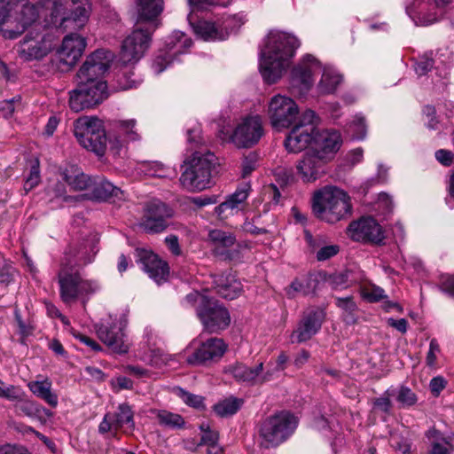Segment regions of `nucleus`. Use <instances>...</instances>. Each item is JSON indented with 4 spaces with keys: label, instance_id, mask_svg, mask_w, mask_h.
I'll return each instance as SVG.
<instances>
[{
    "label": "nucleus",
    "instance_id": "nucleus-1",
    "mask_svg": "<svg viewBox=\"0 0 454 454\" xmlns=\"http://www.w3.org/2000/svg\"><path fill=\"white\" fill-rule=\"evenodd\" d=\"M137 20L135 28L122 42L121 59L124 63L138 61L148 50L152 35L160 26L158 17L163 12V0H137Z\"/></svg>",
    "mask_w": 454,
    "mask_h": 454
},
{
    "label": "nucleus",
    "instance_id": "nucleus-2",
    "mask_svg": "<svg viewBox=\"0 0 454 454\" xmlns=\"http://www.w3.org/2000/svg\"><path fill=\"white\" fill-rule=\"evenodd\" d=\"M300 41L293 35L272 30L261 50L259 69L265 82H277L286 71Z\"/></svg>",
    "mask_w": 454,
    "mask_h": 454
},
{
    "label": "nucleus",
    "instance_id": "nucleus-3",
    "mask_svg": "<svg viewBox=\"0 0 454 454\" xmlns=\"http://www.w3.org/2000/svg\"><path fill=\"white\" fill-rule=\"evenodd\" d=\"M311 208L317 218L335 223L351 215V198L336 186H325L314 192Z\"/></svg>",
    "mask_w": 454,
    "mask_h": 454
},
{
    "label": "nucleus",
    "instance_id": "nucleus-4",
    "mask_svg": "<svg viewBox=\"0 0 454 454\" xmlns=\"http://www.w3.org/2000/svg\"><path fill=\"white\" fill-rule=\"evenodd\" d=\"M184 306L195 309L196 315L206 332L218 333L226 329L231 323L228 309L218 301L208 298L197 291L188 294L184 300Z\"/></svg>",
    "mask_w": 454,
    "mask_h": 454
},
{
    "label": "nucleus",
    "instance_id": "nucleus-5",
    "mask_svg": "<svg viewBox=\"0 0 454 454\" xmlns=\"http://www.w3.org/2000/svg\"><path fill=\"white\" fill-rule=\"evenodd\" d=\"M215 164L214 153L195 151L191 158L184 161V170L179 179L182 186L190 192L202 191L209 187Z\"/></svg>",
    "mask_w": 454,
    "mask_h": 454
},
{
    "label": "nucleus",
    "instance_id": "nucleus-6",
    "mask_svg": "<svg viewBox=\"0 0 454 454\" xmlns=\"http://www.w3.org/2000/svg\"><path fill=\"white\" fill-rule=\"evenodd\" d=\"M297 425L298 419L287 411L267 418L260 425V444L266 449L278 446L294 432Z\"/></svg>",
    "mask_w": 454,
    "mask_h": 454
},
{
    "label": "nucleus",
    "instance_id": "nucleus-7",
    "mask_svg": "<svg viewBox=\"0 0 454 454\" xmlns=\"http://www.w3.org/2000/svg\"><path fill=\"white\" fill-rule=\"evenodd\" d=\"M59 294L63 302L70 304L79 297L89 296L100 289L98 281L85 279L74 269L60 266L58 273Z\"/></svg>",
    "mask_w": 454,
    "mask_h": 454
},
{
    "label": "nucleus",
    "instance_id": "nucleus-8",
    "mask_svg": "<svg viewBox=\"0 0 454 454\" xmlns=\"http://www.w3.org/2000/svg\"><path fill=\"white\" fill-rule=\"evenodd\" d=\"M74 134L79 144L98 156L105 154L106 150V134L103 122L97 117L83 116L74 123Z\"/></svg>",
    "mask_w": 454,
    "mask_h": 454
},
{
    "label": "nucleus",
    "instance_id": "nucleus-9",
    "mask_svg": "<svg viewBox=\"0 0 454 454\" xmlns=\"http://www.w3.org/2000/svg\"><path fill=\"white\" fill-rule=\"evenodd\" d=\"M109 96L106 82L77 81L76 89L70 91L69 106L78 113L94 107Z\"/></svg>",
    "mask_w": 454,
    "mask_h": 454
},
{
    "label": "nucleus",
    "instance_id": "nucleus-10",
    "mask_svg": "<svg viewBox=\"0 0 454 454\" xmlns=\"http://www.w3.org/2000/svg\"><path fill=\"white\" fill-rule=\"evenodd\" d=\"M51 23L56 27H82L89 19V11L83 0H56L52 4Z\"/></svg>",
    "mask_w": 454,
    "mask_h": 454
},
{
    "label": "nucleus",
    "instance_id": "nucleus-11",
    "mask_svg": "<svg viewBox=\"0 0 454 454\" xmlns=\"http://www.w3.org/2000/svg\"><path fill=\"white\" fill-rule=\"evenodd\" d=\"M316 131V116L312 110L305 111L285 140L286 149L297 153L310 145Z\"/></svg>",
    "mask_w": 454,
    "mask_h": 454
},
{
    "label": "nucleus",
    "instance_id": "nucleus-12",
    "mask_svg": "<svg viewBox=\"0 0 454 454\" xmlns=\"http://www.w3.org/2000/svg\"><path fill=\"white\" fill-rule=\"evenodd\" d=\"M128 325L126 315L121 314L110 321L97 326V334L99 340L109 348L118 354H126L129 344L125 334Z\"/></svg>",
    "mask_w": 454,
    "mask_h": 454
},
{
    "label": "nucleus",
    "instance_id": "nucleus-13",
    "mask_svg": "<svg viewBox=\"0 0 454 454\" xmlns=\"http://www.w3.org/2000/svg\"><path fill=\"white\" fill-rule=\"evenodd\" d=\"M268 114L272 127L280 130L296 123L299 108L291 98L275 95L269 103Z\"/></svg>",
    "mask_w": 454,
    "mask_h": 454
},
{
    "label": "nucleus",
    "instance_id": "nucleus-14",
    "mask_svg": "<svg viewBox=\"0 0 454 454\" xmlns=\"http://www.w3.org/2000/svg\"><path fill=\"white\" fill-rule=\"evenodd\" d=\"M135 428L134 412L128 403H121L114 412H106L98 425V433L108 435L113 439H119L118 431Z\"/></svg>",
    "mask_w": 454,
    "mask_h": 454
},
{
    "label": "nucleus",
    "instance_id": "nucleus-15",
    "mask_svg": "<svg viewBox=\"0 0 454 454\" xmlns=\"http://www.w3.org/2000/svg\"><path fill=\"white\" fill-rule=\"evenodd\" d=\"M193 351L187 356L186 362L192 365H207L218 362L227 350L223 339L212 337L206 340H193Z\"/></svg>",
    "mask_w": 454,
    "mask_h": 454
},
{
    "label": "nucleus",
    "instance_id": "nucleus-16",
    "mask_svg": "<svg viewBox=\"0 0 454 454\" xmlns=\"http://www.w3.org/2000/svg\"><path fill=\"white\" fill-rule=\"evenodd\" d=\"M172 215L173 210L164 202L153 200L145 205L139 226L146 233H160L167 229L168 219Z\"/></svg>",
    "mask_w": 454,
    "mask_h": 454
},
{
    "label": "nucleus",
    "instance_id": "nucleus-17",
    "mask_svg": "<svg viewBox=\"0 0 454 454\" xmlns=\"http://www.w3.org/2000/svg\"><path fill=\"white\" fill-rule=\"evenodd\" d=\"M348 235L356 242L382 246L386 239L381 225L372 216H362L348 227Z\"/></svg>",
    "mask_w": 454,
    "mask_h": 454
},
{
    "label": "nucleus",
    "instance_id": "nucleus-18",
    "mask_svg": "<svg viewBox=\"0 0 454 454\" xmlns=\"http://www.w3.org/2000/svg\"><path fill=\"white\" fill-rule=\"evenodd\" d=\"M114 54L112 51L100 49L89 55L76 74L77 81L105 82L104 74L110 67Z\"/></svg>",
    "mask_w": 454,
    "mask_h": 454
},
{
    "label": "nucleus",
    "instance_id": "nucleus-19",
    "mask_svg": "<svg viewBox=\"0 0 454 454\" xmlns=\"http://www.w3.org/2000/svg\"><path fill=\"white\" fill-rule=\"evenodd\" d=\"M321 68L319 61L312 55L303 56L301 61L292 69L290 83L301 96L307 93L314 83V74Z\"/></svg>",
    "mask_w": 454,
    "mask_h": 454
},
{
    "label": "nucleus",
    "instance_id": "nucleus-20",
    "mask_svg": "<svg viewBox=\"0 0 454 454\" xmlns=\"http://www.w3.org/2000/svg\"><path fill=\"white\" fill-rule=\"evenodd\" d=\"M263 134L261 118L258 115L249 116L235 128L231 139L239 148H249L256 145Z\"/></svg>",
    "mask_w": 454,
    "mask_h": 454
},
{
    "label": "nucleus",
    "instance_id": "nucleus-21",
    "mask_svg": "<svg viewBox=\"0 0 454 454\" xmlns=\"http://www.w3.org/2000/svg\"><path fill=\"white\" fill-rule=\"evenodd\" d=\"M325 317V310L321 308H311L304 311L291 334V342L302 343L310 340L321 329Z\"/></svg>",
    "mask_w": 454,
    "mask_h": 454
},
{
    "label": "nucleus",
    "instance_id": "nucleus-22",
    "mask_svg": "<svg viewBox=\"0 0 454 454\" xmlns=\"http://www.w3.org/2000/svg\"><path fill=\"white\" fill-rule=\"evenodd\" d=\"M192 41L184 33L176 31L166 41L167 51L159 54L153 62V69L156 74L163 72L171 63L173 56L181 54L191 47Z\"/></svg>",
    "mask_w": 454,
    "mask_h": 454
},
{
    "label": "nucleus",
    "instance_id": "nucleus-23",
    "mask_svg": "<svg viewBox=\"0 0 454 454\" xmlns=\"http://www.w3.org/2000/svg\"><path fill=\"white\" fill-rule=\"evenodd\" d=\"M51 43L39 33L28 32L18 47L19 56L25 61L42 59L51 51Z\"/></svg>",
    "mask_w": 454,
    "mask_h": 454
},
{
    "label": "nucleus",
    "instance_id": "nucleus-24",
    "mask_svg": "<svg viewBox=\"0 0 454 454\" xmlns=\"http://www.w3.org/2000/svg\"><path fill=\"white\" fill-rule=\"evenodd\" d=\"M329 162V160L309 149L297 161L296 168L304 182L311 183L326 173Z\"/></svg>",
    "mask_w": 454,
    "mask_h": 454
},
{
    "label": "nucleus",
    "instance_id": "nucleus-25",
    "mask_svg": "<svg viewBox=\"0 0 454 454\" xmlns=\"http://www.w3.org/2000/svg\"><path fill=\"white\" fill-rule=\"evenodd\" d=\"M38 18L35 6L26 4L16 17L9 18L0 30L6 39H15L20 36L29 26L34 24Z\"/></svg>",
    "mask_w": 454,
    "mask_h": 454
},
{
    "label": "nucleus",
    "instance_id": "nucleus-26",
    "mask_svg": "<svg viewBox=\"0 0 454 454\" xmlns=\"http://www.w3.org/2000/svg\"><path fill=\"white\" fill-rule=\"evenodd\" d=\"M98 252L95 242L86 240L71 245L66 250L60 266L74 269L92 262Z\"/></svg>",
    "mask_w": 454,
    "mask_h": 454
},
{
    "label": "nucleus",
    "instance_id": "nucleus-27",
    "mask_svg": "<svg viewBox=\"0 0 454 454\" xmlns=\"http://www.w3.org/2000/svg\"><path fill=\"white\" fill-rule=\"evenodd\" d=\"M341 145V137L335 130L316 129L312 147L309 149L332 161Z\"/></svg>",
    "mask_w": 454,
    "mask_h": 454
},
{
    "label": "nucleus",
    "instance_id": "nucleus-28",
    "mask_svg": "<svg viewBox=\"0 0 454 454\" xmlns=\"http://www.w3.org/2000/svg\"><path fill=\"white\" fill-rule=\"evenodd\" d=\"M137 256L141 268L155 282L160 283L167 279L169 268L165 261L160 260L155 254L145 249H137Z\"/></svg>",
    "mask_w": 454,
    "mask_h": 454
},
{
    "label": "nucleus",
    "instance_id": "nucleus-29",
    "mask_svg": "<svg viewBox=\"0 0 454 454\" xmlns=\"http://www.w3.org/2000/svg\"><path fill=\"white\" fill-rule=\"evenodd\" d=\"M85 47L86 41L84 37L77 34L67 35L58 51L59 61L68 67H73L82 55Z\"/></svg>",
    "mask_w": 454,
    "mask_h": 454
},
{
    "label": "nucleus",
    "instance_id": "nucleus-30",
    "mask_svg": "<svg viewBox=\"0 0 454 454\" xmlns=\"http://www.w3.org/2000/svg\"><path fill=\"white\" fill-rule=\"evenodd\" d=\"M45 200L53 208H61L65 206L75 205L77 202L83 200V197H81V195H68L66 184L60 181H56L46 187Z\"/></svg>",
    "mask_w": 454,
    "mask_h": 454
},
{
    "label": "nucleus",
    "instance_id": "nucleus-31",
    "mask_svg": "<svg viewBox=\"0 0 454 454\" xmlns=\"http://www.w3.org/2000/svg\"><path fill=\"white\" fill-rule=\"evenodd\" d=\"M189 22L196 35L204 41H223L228 38L230 30L227 25H220L205 20L192 22L191 15L188 16Z\"/></svg>",
    "mask_w": 454,
    "mask_h": 454
},
{
    "label": "nucleus",
    "instance_id": "nucleus-32",
    "mask_svg": "<svg viewBox=\"0 0 454 454\" xmlns=\"http://www.w3.org/2000/svg\"><path fill=\"white\" fill-rule=\"evenodd\" d=\"M88 192L81 195L83 200L106 201L113 197H119L121 191L103 176H93Z\"/></svg>",
    "mask_w": 454,
    "mask_h": 454
},
{
    "label": "nucleus",
    "instance_id": "nucleus-33",
    "mask_svg": "<svg viewBox=\"0 0 454 454\" xmlns=\"http://www.w3.org/2000/svg\"><path fill=\"white\" fill-rule=\"evenodd\" d=\"M59 176L72 191L88 192L92 177L86 175L76 165H67L59 168Z\"/></svg>",
    "mask_w": 454,
    "mask_h": 454
},
{
    "label": "nucleus",
    "instance_id": "nucleus-34",
    "mask_svg": "<svg viewBox=\"0 0 454 454\" xmlns=\"http://www.w3.org/2000/svg\"><path fill=\"white\" fill-rule=\"evenodd\" d=\"M323 280L322 273H310L305 277L294 278L286 288V294L289 299H293L297 294L304 296L314 294Z\"/></svg>",
    "mask_w": 454,
    "mask_h": 454
},
{
    "label": "nucleus",
    "instance_id": "nucleus-35",
    "mask_svg": "<svg viewBox=\"0 0 454 454\" xmlns=\"http://www.w3.org/2000/svg\"><path fill=\"white\" fill-rule=\"evenodd\" d=\"M263 371V363L252 368L245 364L236 362L223 368V372L231 375L237 381L250 386L258 385V375Z\"/></svg>",
    "mask_w": 454,
    "mask_h": 454
},
{
    "label": "nucleus",
    "instance_id": "nucleus-36",
    "mask_svg": "<svg viewBox=\"0 0 454 454\" xmlns=\"http://www.w3.org/2000/svg\"><path fill=\"white\" fill-rule=\"evenodd\" d=\"M249 190L250 185L248 184L239 187L225 201L222 202L215 208L217 215L223 219L239 210L248 197Z\"/></svg>",
    "mask_w": 454,
    "mask_h": 454
},
{
    "label": "nucleus",
    "instance_id": "nucleus-37",
    "mask_svg": "<svg viewBox=\"0 0 454 454\" xmlns=\"http://www.w3.org/2000/svg\"><path fill=\"white\" fill-rule=\"evenodd\" d=\"M215 283L216 293L224 299L233 300L242 290L241 283L231 273L219 276Z\"/></svg>",
    "mask_w": 454,
    "mask_h": 454
},
{
    "label": "nucleus",
    "instance_id": "nucleus-38",
    "mask_svg": "<svg viewBox=\"0 0 454 454\" xmlns=\"http://www.w3.org/2000/svg\"><path fill=\"white\" fill-rule=\"evenodd\" d=\"M208 240L213 244L216 254L225 255L228 248L236 243V237L229 231L215 229L208 232Z\"/></svg>",
    "mask_w": 454,
    "mask_h": 454
},
{
    "label": "nucleus",
    "instance_id": "nucleus-39",
    "mask_svg": "<svg viewBox=\"0 0 454 454\" xmlns=\"http://www.w3.org/2000/svg\"><path fill=\"white\" fill-rule=\"evenodd\" d=\"M120 62L124 67L120 70L116 77L118 90H127L137 88L142 82V79L135 74L131 67L137 61L124 63L120 59Z\"/></svg>",
    "mask_w": 454,
    "mask_h": 454
},
{
    "label": "nucleus",
    "instance_id": "nucleus-40",
    "mask_svg": "<svg viewBox=\"0 0 454 454\" xmlns=\"http://www.w3.org/2000/svg\"><path fill=\"white\" fill-rule=\"evenodd\" d=\"M427 435L430 440L428 454H451L454 450L450 437L443 436L440 431L431 429Z\"/></svg>",
    "mask_w": 454,
    "mask_h": 454
},
{
    "label": "nucleus",
    "instance_id": "nucleus-41",
    "mask_svg": "<svg viewBox=\"0 0 454 454\" xmlns=\"http://www.w3.org/2000/svg\"><path fill=\"white\" fill-rule=\"evenodd\" d=\"M27 387L35 395L43 399L51 407L54 408L58 405V395L51 391V382L49 380L31 381Z\"/></svg>",
    "mask_w": 454,
    "mask_h": 454
},
{
    "label": "nucleus",
    "instance_id": "nucleus-42",
    "mask_svg": "<svg viewBox=\"0 0 454 454\" xmlns=\"http://www.w3.org/2000/svg\"><path fill=\"white\" fill-rule=\"evenodd\" d=\"M341 81L342 77L336 70L330 67H325L322 77L317 85V90L321 94L333 93Z\"/></svg>",
    "mask_w": 454,
    "mask_h": 454
},
{
    "label": "nucleus",
    "instance_id": "nucleus-43",
    "mask_svg": "<svg viewBox=\"0 0 454 454\" xmlns=\"http://www.w3.org/2000/svg\"><path fill=\"white\" fill-rule=\"evenodd\" d=\"M336 306L342 311V318L348 325H355L357 322V305L352 296L335 297Z\"/></svg>",
    "mask_w": 454,
    "mask_h": 454
},
{
    "label": "nucleus",
    "instance_id": "nucleus-44",
    "mask_svg": "<svg viewBox=\"0 0 454 454\" xmlns=\"http://www.w3.org/2000/svg\"><path fill=\"white\" fill-rule=\"evenodd\" d=\"M155 414L158 423L165 427L170 429H181L184 427L185 421L184 418L177 414L167 410H152Z\"/></svg>",
    "mask_w": 454,
    "mask_h": 454
},
{
    "label": "nucleus",
    "instance_id": "nucleus-45",
    "mask_svg": "<svg viewBox=\"0 0 454 454\" xmlns=\"http://www.w3.org/2000/svg\"><path fill=\"white\" fill-rule=\"evenodd\" d=\"M136 120L120 121L118 122V137H116L117 146L121 147L125 142L137 141L139 135L135 129Z\"/></svg>",
    "mask_w": 454,
    "mask_h": 454
},
{
    "label": "nucleus",
    "instance_id": "nucleus-46",
    "mask_svg": "<svg viewBox=\"0 0 454 454\" xmlns=\"http://www.w3.org/2000/svg\"><path fill=\"white\" fill-rule=\"evenodd\" d=\"M243 403V399L231 396L215 403L214 411L222 418L232 416L241 408Z\"/></svg>",
    "mask_w": 454,
    "mask_h": 454
},
{
    "label": "nucleus",
    "instance_id": "nucleus-47",
    "mask_svg": "<svg viewBox=\"0 0 454 454\" xmlns=\"http://www.w3.org/2000/svg\"><path fill=\"white\" fill-rule=\"evenodd\" d=\"M393 389V396L399 403L400 408H409L415 405L418 402L417 395L408 387L401 386Z\"/></svg>",
    "mask_w": 454,
    "mask_h": 454
},
{
    "label": "nucleus",
    "instance_id": "nucleus-48",
    "mask_svg": "<svg viewBox=\"0 0 454 454\" xmlns=\"http://www.w3.org/2000/svg\"><path fill=\"white\" fill-rule=\"evenodd\" d=\"M347 132L353 139H364L367 134V124L364 116L362 114H356L348 124Z\"/></svg>",
    "mask_w": 454,
    "mask_h": 454
},
{
    "label": "nucleus",
    "instance_id": "nucleus-49",
    "mask_svg": "<svg viewBox=\"0 0 454 454\" xmlns=\"http://www.w3.org/2000/svg\"><path fill=\"white\" fill-rule=\"evenodd\" d=\"M15 407L22 414L31 418L36 417L40 415L42 412L45 413L46 415L51 414L49 411H47L35 402L30 400H20Z\"/></svg>",
    "mask_w": 454,
    "mask_h": 454
},
{
    "label": "nucleus",
    "instance_id": "nucleus-50",
    "mask_svg": "<svg viewBox=\"0 0 454 454\" xmlns=\"http://www.w3.org/2000/svg\"><path fill=\"white\" fill-rule=\"evenodd\" d=\"M361 294L364 299L370 302H378L387 298L385 291L375 285L365 286L361 290Z\"/></svg>",
    "mask_w": 454,
    "mask_h": 454
},
{
    "label": "nucleus",
    "instance_id": "nucleus-51",
    "mask_svg": "<svg viewBox=\"0 0 454 454\" xmlns=\"http://www.w3.org/2000/svg\"><path fill=\"white\" fill-rule=\"evenodd\" d=\"M324 276L325 280L333 289H344L348 286V271H341L331 274L328 278Z\"/></svg>",
    "mask_w": 454,
    "mask_h": 454
},
{
    "label": "nucleus",
    "instance_id": "nucleus-52",
    "mask_svg": "<svg viewBox=\"0 0 454 454\" xmlns=\"http://www.w3.org/2000/svg\"><path fill=\"white\" fill-rule=\"evenodd\" d=\"M391 397L393 396V389H387L383 395L373 401V405L380 411L389 414L392 409Z\"/></svg>",
    "mask_w": 454,
    "mask_h": 454
},
{
    "label": "nucleus",
    "instance_id": "nucleus-53",
    "mask_svg": "<svg viewBox=\"0 0 454 454\" xmlns=\"http://www.w3.org/2000/svg\"><path fill=\"white\" fill-rule=\"evenodd\" d=\"M259 156L255 152L249 153L244 157L242 161V177L246 178L254 170H255L258 163Z\"/></svg>",
    "mask_w": 454,
    "mask_h": 454
},
{
    "label": "nucleus",
    "instance_id": "nucleus-54",
    "mask_svg": "<svg viewBox=\"0 0 454 454\" xmlns=\"http://www.w3.org/2000/svg\"><path fill=\"white\" fill-rule=\"evenodd\" d=\"M142 170L145 171L148 176L156 177L167 176V170L165 169L163 164L157 161L144 163L142 165Z\"/></svg>",
    "mask_w": 454,
    "mask_h": 454
},
{
    "label": "nucleus",
    "instance_id": "nucleus-55",
    "mask_svg": "<svg viewBox=\"0 0 454 454\" xmlns=\"http://www.w3.org/2000/svg\"><path fill=\"white\" fill-rule=\"evenodd\" d=\"M17 273L16 269L9 263L4 264L0 268V285L8 286L14 282V278Z\"/></svg>",
    "mask_w": 454,
    "mask_h": 454
},
{
    "label": "nucleus",
    "instance_id": "nucleus-56",
    "mask_svg": "<svg viewBox=\"0 0 454 454\" xmlns=\"http://www.w3.org/2000/svg\"><path fill=\"white\" fill-rule=\"evenodd\" d=\"M187 142L191 149H195L203 144L200 125H194L187 129Z\"/></svg>",
    "mask_w": 454,
    "mask_h": 454
},
{
    "label": "nucleus",
    "instance_id": "nucleus-57",
    "mask_svg": "<svg viewBox=\"0 0 454 454\" xmlns=\"http://www.w3.org/2000/svg\"><path fill=\"white\" fill-rule=\"evenodd\" d=\"M433 52L426 53L416 63L415 71L419 75H425L430 71L434 65Z\"/></svg>",
    "mask_w": 454,
    "mask_h": 454
},
{
    "label": "nucleus",
    "instance_id": "nucleus-58",
    "mask_svg": "<svg viewBox=\"0 0 454 454\" xmlns=\"http://www.w3.org/2000/svg\"><path fill=\"white\" fill-rule=\"evenodd\" d=\"M0 397L5 398L9 401H15L20 399V389L13 385H6L0 380Z\"/></svg>",
    "mask_w": 454,
    "mask_h": 454
},
{
    "label": "nucleus",
    "instance_id": "nucleus-59",
    "mask_svg": "<svg viewBox=\"0 0 454 454\" xmlns=\"http://www.w3.org/2000/svg\"><path fill=\"white\" fill-rule=\"evenodd\" d=\"M40 182V171L38 164H34L29 172V176L26 178L24 184V190L26 192L31 191L34 187H35Z\"/></svg>",
    "mask_w": 454,
    "mask_h": 454
},
{
    "label": "nucleus",
    "instance_id": "nucleus-60",
    "mask_svg": "<svg viewBox=\"0 0 454 454\" xmlns=\"http://www.w3.org/2000/svg\"><path fill=\"white\" fill-rule=\"evenodd\" d=\"M340 251L337 245H330L321 247L317 253V261H325L336 255Z\"/></svg>",
    "mask_w": 454,
    "mask_h": 454
},
{
    "label": "nucleus",
    "instance_id": "nucleus-61",
    "mask_svg": "<svg viewBox=\"0 0 454 454\" xmlns=\"http://www.w3.org/2000/svg\"><path fill=\"white\" fill-rule=\"evenodd\" d=\"M435 159L444 167H450L454 161V153L446 149H439L434 153Z\"/></svg>",
    "mask_w": 454,
    "mask_h": 454
},
{
    "label": "nucleus",
    "instance_id": "nucleus-62",
    "mask_svg": "<svg viewBox=\"0 0 454 454\" xmlns=\"http://www.w3.org/2000/svg\"><path fill=\"white\" fill-rule=\"evenodd\" d=\"M440 353V346L435 339H432L429 344V350L427 354L426 362L430 367L435 364L437 354Z\"/></svg>",
    "mask_w": 454,
    "mask_h": 454
},
{
    "label": "nucleus",
    "instance_id": "nucleus-63",
    "mask_svg": "<svg viewBox=\"0 0 454 454\" xmlns=\"http://www.w3.org/2000/svg\"><path fill=\"white\" fill-rule=\"evenodd\" d=\"M447 381L441 376L434 377L429 383L431 393L434 396H438L440 393L445 388Z\"/></svg>",
    "mask_w": 454,
    "mask_h": 454
},
{
    "label": "nucleus",
    "instance_id": "nucleus-64",
    "mask_svg": "<svg viewBox=\"0 0 454 454\" xmlns=\"http://www.w3.org/2000/svg\"><path fill=\"white\" fill-rule=\"evenodd\" d=\"M0 454H30L29 451L22 446L6 444L0 447Z\"/></svg>",
    "mask_w": 454,
    "mask_h": 454
}]
</instances>
